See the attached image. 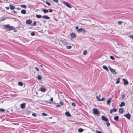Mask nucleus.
<instances>
[{
	"instance_id": "473e14b6",
	"label": "nucleus",
	"mask_w": 133,
	"mask_h": 133,
	"mask_svg": "<svg viewBox=\"0 0 133 133\" xmlns=\"http://www.w3.org/2000/svg\"><path fill=\"white\" fill-rule=\"evenodd\" d=\"M118 22L119 25H120L123 22L121 21H118Z\"/></svg>"
},
{
	"instance_id": "338daca9",
	"label": "nucleus",
	"mask_w": 133,
	"mask_h": 133,
	"mask_svg": "<svg viewBox=\"0 0 133 133\" xmlns=\"http://www.w3.org/2000/svg\"><path fill=\"white\" fill-rule=\"evenodd\" d=\"M51 102H49V103H51Z\"/></svg>"
},
{
	"instance_id": "39448f33",
	"label": "nucleus",
	"mask_w": 133,
	"mask_h": 133,
	"mask_svg": "<svg viewBox=\"0 0 133 133\" xmlns=\"http://www.w3.org/2000/svg\"><path fill=\"white\" fill-rule=\"evenodd\" d=\"M64 4H65L68 7H69L70 8H71V6H70L69 4L68 3H66L65 2H63Z\"/></svg>"
},
{
	"instance_id": "6e6552de",
	"label": "nucleus",
	"mask_w": 133,
	"mask_h": 133,
	"mask_svg": "<svg viewBox=\"0 0 133 133\" xmlns=\"http://www.w3.org/2000/svg\"><path fill=\"white\" fill-rule=\"evenodd\" d=\"M70 35L72 38H74L76 37L75 34L73 33H71Z\"/></svg>"
},
{
	"instance_id": "1a4fd4ad",
	"label": "nucleus",
	"mask_w": 133,
	"mask_h": 133,
	"mask_svg": "<svg viewBox=\"0 0 133 133\" xmlns=\"http://www.w3.org/2000/svg\"><path fill=\"white\" fill-rule=\"evenodd\" d=\"M42 17L43 18H45L46 19H49L50 18V17L46 15H44Z\"/></svg>"
},
{
	"instance_id": "e2e57ef3",
	"label": "nucleus",
	"mask_w": 133,
	"mask_h": 133,
	"mask_svg": "<svg viewBox=\"0 0 133 133\" xmlns=\"http://www.w3.org/2000/svg\"><path fill=\"white\" fill-rule=\"evenodd\" d=\"M78 26H76V28H75V29H78Z\"/></svg>"
},
{
	"instance_id": "0eeeda50",
	"label": "nucleus",
	"mask_w": 133,
	"mask_h": 133,
	"mask_svg": "<svg viewBox=\"0 0 133 133\" xmlns=\"http://www.w3.org/2000/svg\"><path fill=\"white\" fill-rule=\"evenodd\" d=\"M123 80L124 81V84L125 85H127L128 84V81L124 79H123Z\"/></svg>"
},
{
	"instance_id": "6ab92c4d",
	"label": "nucleus",
	"mask_w": 133,
	"mask_h": 133,
	"mask_svg": "<svg viewBox=\"0 0 133 133\" xmlns=\"http://www.w3.org/2000/svg\"><path fill=\"white\" fill-rule=\"evenodd\" d=\"M120 78H118L116 82V84H118L120 83Z\"/></svg>"
},
{
	"instance_id": "6e6d98bb",
	"label": "nucleus",
	"mask_w": 133,
	"mask_h": 133,
	"mask_svg": "<svg viewBox=\"0 0 133 133\" xmlns=\"http://www.w3.org/2000/svg\"><path fill=\"white\" fill-rule=\"evenodd\" d=\"M53 100V98H51L50 99V101H52Z\"/></svg>"
},
{
	"instance_id": "09e8293b",
	"label": "nucleus",
	"mask_w": 133,
	"mask_h": 133,
	"mask_svg": "<svg viewBox=\"0 0 133 133\" xmlns=\"http://www.w3.org/2000/svg\"><path fill=\"white\" fill-rule=\"evenodd\" d=\"M54 2H56V3H57L58 2V0H52Z\"/></svg>"
},
{
	"instance_id": "dca6fc26",
	"label": "nucleus",
	"mask_w": 133,
	"mask_h": 133,
	"mask_svg": "<svg viewBox=\"0 0 133 133\" xmlns=\"http://www.w3.org/2000/svg\"><path fill=\"white\" fill-rule=\"evenodd\" d=\"M123 109L122 108H121L119 109V112L120 113H122L123 112Z\"/></svg>"
},
{
	"instance_id": "69168bd1",
	"label": "nucleus",
	"mask_w": 133,
	"mask_h": 133,
	"mask_svg": "<svg viewBox=\"0 0 133 133\" xmlns=\"http://www.w3.org/2000/svg\"><path fill=\"white\" fill-rule=\"evenodd\" d=\"M40 66L41 67H43L42 66V65H40Z\"/></svg>"
},
{
	"instance_id": "b1692460",
	"label": "nucleus",
	"mask_w": 133,
	"mask_h": 133,
	"mask_svg": "<svg viewBox=\"0 0 133 133\" xmlns=\"http://www.w3.org/2000/svg\"><path fill=\"white\" fill-rule=\"evenodd\" d=\"M36 16L38 18H40L42 17V16L40 15H36Z\"/></svg>"
},
{
	"instance_id": "49530a36",
	"label": "nucleus",
	"mask_w": 133,
	"mask_h": 133,
	"mask_svg": "<svg viewBox=\"0 0 133 133\" xmlns=\"http://www.w3.org/2000/svg\"><path fill=\"white\" fill-rule=\"evenodd\" d=\"M35 68L36 69L37 71H38L39 70V69L36 67H35Z\"/></svg>"
},
{
	"instance_id": "393cba45",
	"label": "nucleus",
	"mask_w": 133,
	"mask_h": 133,
	"mask_svg": "<svg viewBox=\"0 0 133 133\" xmlns=\"http://www.w3.org/2000/svg\"><path fill=\"white\" fill-rule=\"evenodd\" d=\"M37 79L39 80H41L42 79V78L41 76L38 75L37 76Z\"/></svg>"
},
{
	"instance_id": "a211bd4d",
	"label": "nucleus",
	"mask_w": 133,
	"mask_h": 133,
	"mask_svg": "<svg viewBox=\"0 0 133 133\" xmlns=\"http://www.w3.org/2000/svg\"><path fill=\"white\" fill-rule=\"evenodd\" d=\"M40 90L42 92H44L46 90L45 88H41Z\"/></svg>"
},
{
	"instance_id": "ddd939ff",
	"label": "nucleus",
	"mask_w": 133,
	"mask_h": 133,
	"mask_svg": "<svg viewBox=\"0 0 133 133\" xmlns=\"http://www.w3.org/2000/svg\"><path fill=\"white\" fill-rule=\"evenodd\" d=\"M25 103H22L21 105V107L22 108H25Z\"/></svg>"
},
{
	"instance_id": "de8ad7c7",
	"label": "nucleus",
	"mask_w": 133,
	"mask_h": 133,
	"mask_svg": "<svg viewBox=\"0 0 133 133\" xmlns=\"http://www.w3.org/2000/svg\"><path fill=\"white\" fill-rule=\"evenodd\" d=\"M49 11L50 12H52V9H49Z\"/></svg>"
},
{
	"instance_id": "a878e982",
	"label": "nucleus",
	"mask_w": 133,
	"mask_h": 133,
	"mask_svg": "<svg viewBox=\"0 0 133 133\" xmlns=\"http://www.w3.org/2000/svg\"><path fill=\"white\" fill-rule=\"evenodd\" d=\"M82 28L78 29L77 30V31L78 32H80L82 31Z\"/></svg>"
},
{
	"instance_id": "c9c22d12",
	"label": "nucleus",
	"mask_w": 133,
	"mask_h": 133,
	"mask_svg": "<svg viewBox=\"0 0 133 133\" xmlns=\"http://www.w3.org/2000/svg\"><path fill=\"white\" fill-rule=\"evenodd\" d=\"M71 104L74 107H75L76 106V104L74 102H72L71 103Z\"/></svg>"
},
{
	"instance_id": "c85d7f7f",
	"label": "nucleus",
	"mask_w": 133,
	"mask_h": 133,
	"mask_svg": "<svg viewBox=\"0 0 133 133\" xmlns=\"http://www.w3.org/2000/svg\"><path fill=\"white\" fill-rule=\"evenodd\" d=\"M18 84L20 86H22L23 85V83L21 82H19L18 83Z\"/></svg>"
},
{
	"instance_id": "3c124183",
	"label": "nucleus",
	"mask_w": 133,
	"mask_h": 133,
	"mask_svg": "<svg viewBox=\"0 0 133 133\" xmlns=\"http://www.w3.org/2000/svg\"><path fill=\"white\" fill-rule=\"evenodd\" d=\"M32 115L33 116H35V117H36V115L35 113H33L32 114Z\"/></svg>"
},
{
	"instance_id": "f03ea898",
	"label": "nucleus",
	"mask_w": 133,
	"mask_h": 133,
	"mask_svg": "<svg viewBox=\"0 0 133 133\" xmlns=\"http://www.w3.org/2000/svg\"><path fill=\"white\" fill-rule=\"evenodd\" d=\"M93 111L94 114L97 115L99 114V112L97 109H93Z\"/></svg>"
},
{
	"instance_id": "aec40b11",
	"label": "nucleus",
	"mask_w": 133,
	"mask_h": 133,
	"mask_svg": "<svg viewBox=\"0 0 133 133\" xmlns=\"http://www.w3.org/2000/svg\"><path fill=\"white\" fill-rule=\"evenodd\" d=\"M21 13L22 14H25L26 13V11L24 10H22L21 11Z\"/></svg>"
},
{
	"instance_id": "412c9836",
	"label": "nucleus",
	"mask_w": 133,
	"mask_h": 133,
	"mask_svg": "<svg viewBox=\"0 0 133 133\" xmlns=\"http://www.w3.org/2000/svg\"><path fill=\"white\" fill-rule=\"evenodd\" d=\"M65 115L68 116H70L71 115L70 113L68 112H66L65 113Z\"/></svg>"
},
{
	"instance_id": "a19ab883",
	"label": "nucleus",
	"mask_w": 133,
	"mask_h": 133,
	"mask_svg": "<svg viewBox=\"0 0 133 133\" xmlns=\"http://www.w3.org/2000/svg\"><path fill=\"white\" fill-rule=\"evenodd\" d=\"M95 132L96 133H101V131L97 130L95 131Z\"/></svg>"
},
{
	"instance_id": "f704fd0d",
	"label": "nucleus",
	"mask_w": 133,
	"mask_h": 133,
	"mask_svg": "<svg viewBox=\"0 0 133 133\" xmlns=\"http://www.w3.org/2000/svg\"><path fill=\"white\" fill-rule=\"evenodd\" d=\"M129 37L133 39V35H131L129 36Z\"/></svg>"
},
{
	"instance_id": "79ce46f5",
	"label": "nucleus",
	"mask_w": 133,
	"mask_h": 133,
	"mask_svg": "<svg viewBox=\"0 0 133 133\" xmlns=\"http://www.w3.org/2000/svg\"><path fill=\"white\" fill-rule=\"evenodd\" d=\"M106 124L108 126H109L110 125V124L109 122H107Z\"/></svg>"
},
{
	"instance_id": "4c0bfd02",
	"label": "nucleus",
	"mask_w": 133,
	"mask_h": 133,
	"mask_svg": "<svg viewBox=\"0 0 133 133\" xmlns=\"http://www.w3.org/2000/svg\"><path fill=\"white\" fill-rule=\"evenodd\" d=\"M110 58H111V59L113 60H114L115 59L112 56H110Z\"/></svg>"
},
{
	"instance_id": "4468645a",
	"label": "nucleus",
	"mask_w": 133,
	"mask_h": 133,
	"mask_svg": "<svg viewBox=\"0 0 133 133\" xmlns=\"http://www.w3.org/2000/svg\"><path fill=\"white\" fill-rule=\"evenodd\" d=\"M111 98H110L107 101V105H109L111 101Z\"/></svg>"
},
{
	"instance_id": "f8f14e48",
	"label": "nucleus",
	"mask_w": 133,
	"mask_h": 133,
	"mask_svg": "<svg viewBox=\"0 0 133 133\" xmlns=\"http://www.w3.org/2000/svg\"><path fill=\"white\" fill-rule=\"evenodd\" d=\"M103 68L107 72L109 71L108 69V68L106 66L103 65Z\"/></svg>"
},
{
	"instance_id": "680f3d73",
	"label": "nucleus",
	"mask_w": 133,
	"mask_h": 133,
	"mask_svg": "<svg viewBox=\"0 0 133 133\" xmlns=\"http://www.w3.org/2000/svg\"><path fill=\"white\" fill-rule=\"evenodd\" d=\"M14 32H16L17 31V30L16 29H15L14 30Z\"/></svg>"
},
{
	"instance_id": "5701e85b",
	"label": "nucleus",
	"mask_w": 133,
	"mask_h": 133,
	"mask_svg": "<svg viewBox=\"0 0 133 133\" xmlns=\"http://www.w3.org/2000/svg\"><path fill=\"white\" fill-rule=\"evenodd\" d=\"M83 130L82 128H79L78 129V131L79 132H81L83 131Z\"/></svg>"
},
{
	"instance_id": "7c9ffc66",
	"label": "nucleus",
	"mask_w": 133,
	"mask_h": 133,
	"mask_svg": "<svg viewBox=\"0 0 133 133\" xmlns=\"http://www.w3.org/2000/svg\"><path fill=\"white\" fill-rule=\"evenodd\" d=\"M112 109L113 111L114 112H116L117 111V110L114 108H113Z\"/></svg>"
},
{
	"instance_id": "4d7b16f0",
	"label": "nucleus",
	"mask_w": 133,
	"mask_h": 133,
	"mask_svg": "<svg viewBox=\"0 0 133 133\" xmlns=\"http://www.w3.org/2000/svg\"><path fill=\"white\" fill-rule=\"evenodd\" d=\"M109 69L110 70L112 68H111L110 66H108Z\"/></svg>"
},
{
	"instance_id": "bb28decb",
	"label": "nucleus",
	"mask_w": 133,
	"mask_h": 133,
	"mask_svg": "<svg viewBox=\"0 0 133 133\" xmlns=\"http://www.w3.org/2000/svg\"><path fill=\"white\" fill-rule=\"evenodd\" d=\"M20 6L24 8H26V6L25 5H20Z\"/></svg>"
},
{
	"instance_id": "4be33fe9",
	"label": "nucleus",
	"mask_w": 133,
	"mask_h": 133,
	"mask_svg": "<svg viewBox=\"0 0 133 133\" xmlns=\"http://www.w3.org/2000/svg\"><path fill=\"white\" fill-rule=\"evenodd\" d=\"M119 118V117L118 116H116L114 118V119L116 121H117L118 120Z\"/></svg>"
},
{
	"instance_id": "5fc2aeb1",
	"label": "nucleus",
	"mask_w": 133,
	"mask_h": 133,
	"mask_svg": "<svg viewBox=\"0 0 133 133\" xmlns=\"http://www.w3.org/2000/svg\"><path fill=\"white\" fill-rule=\"evenodd\" d=\"M105 98H103L101 99H100V101H103L104 100Z\"/></svg>"
},
{
	"instance_id": "37998d69",
	"label": "nucleus",
	"mask_w": 133,
	"mask_h": 133,
	"mask_svg": "<svg viewBox=\"0 0 133 133\" xmlns=\"http://www.w3.org/2000/svg\"><path fill=\"white\" fill-rule=\"evenodd\" d=\"M5 20V19L4 18H2L0 20V21H4V20Z\"/></svg>"
},
{
	"instance_id": "e433bc0d",
	"label": "nucleus",
	"mask_w": 133,
	"mask_h": 133,
	"mask_svg": "<svg viewBox=\"0 0 133 133\" xmlns=\"http://www.w3.org/2000/svg\"><path fill=\"white\" fill-rule=\"evenodd\" d=\"M66 48L67 49H70L71 48V46H67Z\"/></svg>"
},
{
	"instance_id": "72a5a7b5",
	"label": "nucleus",
	"mask_w": 133,
	"mask_h": 133,
	"mask_svg": "<svg viewBox=\"0 0 133 133\" xmlns=\"http://www.w3.org/2000/svg\"><path fill=\"white\" fill-rule=\"evenodd\" d=\"M36 22H34L33 24H31V25L32 26H35L36 25Z\"/></svg>"
},
{
	"instance_id": "9d476101",
	"label": "nucleus",
	"mask_w": 133,
	"mask_h": 133,
	"mask_svg": "<svg viewBox=\"0 0 133 133\" xmlns=\"http://www.w3.org/2000/svg\"><path fill=\"white\" fill-rule=\"evenodd\" d=\"M42 10L44 13H48L49 12V11L45 9H42Z\"/></svg>"
},
{
	"instance_id": "f257e3e1",
	"label": "nucleus",
	"mask_w": 133,
	"mask_h": 133,
	"mask_svg": "<svg viewBox=\"0 0 133 133\" xmlns=\"http://www.w3.org/2000/svg\"><path fill=\"white\" fill-rule=\"evenodd\" d=\"M4 28L9 30H12L14 28L13 27L10 26L9 25H4Z\"/></svg>"
},
{
	"instance_id": "13d9d810",
	"label": "nucleus",
	"mask_w": 133,
	"mask_h": 133,
	"mask_svg": "<svg viewBox=\"0 0 133 133\" xmlns=\"http://www.w3.org/2000/svg\"><path fill=\"white\" fill-rule=\"evenodd\" d=\"M16 9H17L18 10H19L21 9L20 8H16Z\"/></svg>"
},
{
	"instance_id": "9b49d317",
	"label": "nucleus",
	"mask_w": 133,
	"mask_h": 133,
	"mask_svg": "<svg viewBox=\"0 0 133 133\" xmlns=\"http://www.w3.org/2000/svg\"><path fill=\"white\" fill-rule=\"evenodd\" d=\"M32 22V21L31 20H27L26 21V23L28 24H31Z\"/></svg>"
},
{
	"instance_id": "7ed1b4c3",
	"label": "nucleus",
	"mask_w": 133,
	"mask_h": 133,
	"mask_svg": "<svg viewBox=\"0 0 133 133\" xmlns=\"http://www.w3.org/2000/svg\"><path fill=\"white\" fill-rule=\"evenodd\" d=\"M101 119L102 120L106 122H108L109 121L108 119L107 118H106L105 116L103 115L102 116Z\"/></svg>"
},
{
	"instance_id": "f3484780",
	"label": "nucleus",
	"mask_w": 133,
	"mask_h": 133,
	"mask_svg": "<svg viewBox=\"0 0 133 133\" xmlns=\"http://www.w3.org/2000/svg\"><path fill=\"white\" fill-rule=\"evenodd\" d=\"M11 10H13L15 9V8L13 5H10L9 6Z\"/></svg>"
},
{
	"instance_id": "2eb2a0df",
	"label": "nucleus",
	"mask_w": 133,
	"mask_h": 133,
	"mask_svg": "<svg viewBox=\"0 0 133 133\" xmlns=\"http://www.w3.org/2000/svg\"><path fill=\"white\" fill-rule=\"evenodd\" d=\"M125 105V103L124 102H122L121 103V104L119 105L120 107L124 106Z\"/></svg>"
},
{
	"instance_id": "0e129e2a",
	"label": "nucleus",
	"mask_w": 133,
	"mask_h": 133,
	"mask_svg": "<svg viewBox=\"0 0 133 133\" xmlns=\"http://www.w3.org/2000/svg\"><path fill=\"white\" fill-rule=\"evenodd\" d=\"M56 106L57 107H59L60 106L59 105H56Z\"/></svg>"
},
{
	"instance_id": "052dcab7",
	"label": "nucleus",
	"mask_w": 133,
	"mask_h": 133,
	"mask_svg": "<svg viewBox=\"0 0 133 133\" xmlns=\"http://www.w3.org/2000/svg\"><path fill=\"white\" fill-rule=\"evenodd\" d=\"M6 8L7 9V10H8L9 9V7H6Z\"/></svg>"
},
{
	"instance_id": "2f4dec72",
	"label": "nucleus",
	"mask_w": 133,
	"mask_h": 133,
	"mask_svg": "<svg viewBox=\"0 0 133 133\" xmlns=\"http://www.w3.org/2000/svg\"><path fill=\"white\" fill-rule=\"evenodd\" d=\"M42 115L44 116H45L47 115V114L44 113H42Z\"/></svg>"
},
{
	"instance_id": "20e7f679",
	"label": "nucleus",
	"mask_w": 133,
	"mask_h": 133,
	"mask_svg": "<svg viewBox=\"0 0 133 133\" xmlns=\"http://www.w3.org/2000/svg\"><path fill=\"white\" fill-rule=\"evenodd\" d=\"M124 116H125L128 119H130L131 115L129 113L125 114L124 115Z\"/></svg>"
},
{
	"instance_id": "bf43d9fd",
	"label": "nucleus",
	"mask_w": 133,
	"mask_h": 133,
	"mask_svg": "<svg viewBox=\"0 0 133 133\" xmlns=\"http://www.w3.org/2000/svg\"><path fill=\"white\" fill-rule=\"evenodd\" d=\"M13 13L14 14H16V12L14 10L13 11Z\"/></svg>"
},
{
	"instance_id": "603ef678",
	"label": "nucleus",
	"mask_w": 133,
	"mask_h": 133,
	"mask_svg": "<svg viewBox=\"0 0 133 133\" xmlns=\"http://www.w3.org/2000/svg\"><path fill=\"white\" fill-rule=\"evenodd\" d=\"M113 112H114V111L112 109H111L110 110V113H112Z\"/></svg>"
},
{
	"instance_id": "cd10ccee",
	"label": "nucleus",
	"mask_w": 133,
	"mask_h": 133,
	"mask_svg": "<svg viewBox=\"0 0 133 133\" xmlns=\"http://www.w3.org/2000/svg\"><path fill=\"white\" fill-rule=\"evenodd\" d=\"M87 54V52L86 50H85L83 51V54L84 55H86Z\"/></svg>"
},
{
	"instance_id": "423d86ee",
	"label": "nucleus",
	"mask_w": 133,
	"mask_h": 133,
	"mask_svg": "<svg viewBox=\"0 0 133 133\" xmlns=\"http://www.w3.org/2000/svg\"><path fill=\"white\" fill-rule=\"evenodd\" d=\"M110 71L111 72L114 74H116V72H115V70L114 69L112 68Z\"/></svg>"
},
{
	"instance_id": "c756f323",
	"label": "nucleus",
	"mask_w": 133,
	"mask_h": 133,
	"mask_svg": "<svg viewBox=\"0 0 133 133\" xmlns=\"http://www.w3.org/2000/svg\"><path fill=\"white\" fill-rule=\"evenodd\" d=\"M4 111L5 110L4 109L2 108L0 109V111L4 112Z\"/></svg>"
},
{
	"instance_id": "ea45409f",
	"label": "nucleus",
	"mask_w": 133,
	"mask_h": 133,
	"mask_svg": "<svg viewBox=\"0 0 133 133\" xmlns=\"http://www.w3.org/2000/svg\"><path fill=\"white\" fill-rule=\"evenodd\" d=\"M125 97V95L124 94H123L122 95V98L123 99H124Z\"/></svg>"
},
{
	"instance_id": "a18cd8bd",
	"label": "nucleus",
	"mask_w": 133,
	"mask_h": 133,
	"mask_svg": "<svg viewBox=\"0 0 133 133\" xmlns=\"http://www.w3.org/2000/svg\"><path fill=\"white\" fill-rule=\"evenodd\" d=\"M82 31L83 32H85V30L84 29L82 28Z\"/></svg>"
},
{
	"instance_id": "8fccbe9b",
	"label": "nucleus",
	"mask_w": 133,
	"mask_h": 133,
	"mask_svg": "<svg viewBox=\"0 0 133 133\" xmlns=\"http://www.w3.org/2000/svg\"><path fill=\"white\" fill-rule=\"evenodd\" d=\"M96 98H97L98 99V101H100V100H100V99H99V98L98 97V96H96Z\"/></svg>"
},
{
	"instance_id": "58836bf2",
	"label": "nucleus",
	"mask_w": 133,
	"mask_h": 133,
	"mask_svg": "<svg viewBox=\"0 0 133 133\" xmlns=\"http://www.w3.org/2000/svg\"><path fill=\"white\" fill-rule=\"evenodd\" d=\"M46 3L49 6H50L51 5L50 3L48 2H46Z\"/></svg>"
},
{
	"instance_id": "864d4df0",
	"label": "nucleus",
	"mask_w": 133,
	"mask_h": 133,
	"mask_svg": "<svg viewBox=\"0 0 133 133\" xmlns=\"http://www.w3.org/2000/svg\"><path fill=\"white\" fill-rule=\"evenodd\" d=\"M60 103L61 105H63V103L61 102V101H60Z\"/></svg>"
},
{
	"instance_id": "c03bdc74",
	"label": "nucleus",
	"mask_w": 133,
	"mask_h": 133,
	"mask_svg": "<svg viewBox=\"0 0 133 133\" xmlns=\"http://www.w3.org/2000/svg\"><path fill=\"white\" fill-rule=\"evenodd\" d=\"M31 35L33 36L35 35V33L34 32H32L31 33Z\"/></svg>"
}]
</instances>
